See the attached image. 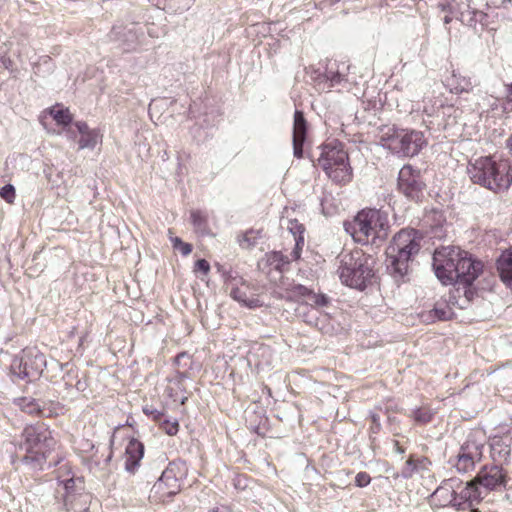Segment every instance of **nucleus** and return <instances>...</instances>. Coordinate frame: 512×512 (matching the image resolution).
<instances>
[{
    "mask_svg": "<svg viewBox=\"0 0 512 512\" xmlns=\"http://www.w3.org/2000/svg\"><path fill=\"white\" fill-rule=\"evenodd\" d=\"M337 273L341 282L349 287L364 289L374 276V259L361 250L342 253Z\"/></svg>",
    "mask_w": 512,
    "mask_h": 512,
    "instance_id": "4",
    "label": "nucleus"
},
{
    "mask_svg": "<svg viewBox=\"0 0 512 512\" xmlns=\"http://www.w3.org/2000/svg\"><path fill=\"white\" fill-rule=\"evenodd\" d=\"M75 126L78 130V132L80 133V135H83V134H86V133H89L90 131H92L93 129H90L87 125V123L85 122H82V121H78L75 123Z\"/></svg>",
    "mask_w": 512,
    "mask_h": 512,
    "instance_id": "47",
    "label": "nucleus"
},
{
    "mask_svg": "<svg viewBox=\"0 0 512 512\" xmlns=\"http://www.w3.org/2000/svg\"><path fill=\"white\" fill-rule=\"evenodd\" d=\"M230 296L250 309L258 308L263 305L259 299V289L244 280H240L239 284H235L231 288Z\"/></svg>",
    "mask_w": 512,
    "mask_h": 512,
    "instance_id": "19",
    "label": "nucleus"
},
{
    "mask_svg": "<svg viewBox=\"0 0 512 512\" xmlns=\"http://www.w3.org/2000/svg\"><path fill=\"white\" fill-rule=\"evenodd\" d=\"M482 489L476 484V482L470 481L464 483L460 480V485L457 486V492L455 493V504L454 508L460 509H472L478 505L484 498Z\"/></svg>",
    "mask_w": 512,
    "mask_h": 512,
    "instance_id": "17",
    "label": "nucleus"
},
{
    "mask_svg": "<svg viewBox=\"0 0 512 512\" xmlns=\"http://www.w3.org/2000/svg\"><path fill=\"white\" fill-rule=\"evenodd\" d=\"M144 33L137 24L115 25L109 33L111 41L117 42L124 51L136 50L141 44Z\"/></svg>",
    "mask_w": 512,
    "mask_h": 512,
    "instance_id": "15",
    "label": "nucleus"
},
{
    "mask_svg": "<svg viewBox=\"0 0 512 512\" xmlns=\"http://www.w3.org/2000/svg\"><path fill=\"white\" fill-rule=\"evenodd\" d=\"M55 445L56 441L46 427L27 426L19 441V450L24 451L22 461L33 469H44L46 459Z\"/></svg>",
    "mask_w": 512,
    "mask_h": 512,
    "instance_id": "2",
    "label": "nucleus"
},
{
    "mask_svg": "<svg viewBox=\"0 0 512 512\" xmlns=\"http://www.w3.org/2000/svg\"><path fill=\"white\" fill-rule=\"evenodd\" d=\"M161 428L170 436L176 435L179 430V424L178 422L174 420L169 419H163L160 422Z\"/></svg>",
    "mask_w": 512,
    "mask_h": 512,
    "instance_id": "37",
    "label": "nucleus"
},
{
    "mask_svg": "<svg viewBox=\"0 0 512 512\" xmlns=\"http://www.w3.org/2000/svg\"><path fill=\"white\" fill-rule=\"evenodd\" d=\"M50 114L59 125L67 126L72 122V115L68 109L52 108Z\"/></svg>",
    "mask_w": 512,
    "mask_h": 512,
    "instance_id": "34",
    "label": "nucleus"
},
{
    "mask_svg": "<svg viewBox=\"0 0 512 512\" xmlns=\"http://www.w3.org/2000/svg\"><path fill=\"white\" fill-rule=\"evenodd\" d=\"M422 237L414 229H402L386 249L387 267L396 277L408 273L409 263L418 254Z\"/></svg>",
    "mask_w": 512,
    "mask_h": 512,
    "instance_id": "3",
    "label": "nucleus"
},
{
    "mask_svg": "<svg viewBox=\"0 0 512 512\" xmlns=\"http://www.w3.org/2000/svg\"><path fill=\"white\" fill-rule=\"evenodd\" d=\"M307 135V121L302 111L296 110L293 122V153L297 158L303 156V145Z\"/></svg>",
    "mask_w": 512,
    "mask_h": 512,
    "instance_id": "23",
    "label": "nucleus"
},
{
    "mask_svg": "<svg viewBox=\"0 0 512 512\" xmlns=\"http://www.w3.org/2000/svg\"><path fill=\"white\" fill-rule=\"evenodd\" d=\"M457 265L459 279L456 280L455 288H460L463 299L461 302L455 301L454 303L461 308H466L474 295L471 285L482 272L483 264L481 261L474 259L468 252L462 250Z\"/></svg>",
    "mask_w": 512,
    "mask_h": 512,
    "instance_id": "9",
    "label": "nucleus"
},
{
    "mask_svg": "<svg viewBox=\"0 0 512 512\" xmlns=\"http://www.w3.org/2000/svg\"><path fill=\"white\" fill-rule=\"evenodd\" d=\"M143 455V444L135 439L131 440L125 450V469L130 473H134Z\"/></svg>",
    "mask_w": 512,
    "mask_h": 512,
    "instance_id": "27",
    "label": "nucleus"
},
{
    "mask_svg": "<svg viewBox=\"0 0 512 512\" xmlns=\"http://www.w3.org/2000/svg\"><path fill=\"white\" fill-rule=\"evenodd\" d=\"M46 366V359L35 347H28L15 356L10 365V373L13 381L38 378Z\"/></svg>",
    "mask_w": 512,
    "mask_h": 512,
    "instance_id": "8",
    "label": "nucleus"
},
{
    "mask_svg": "<svg viewBox=\"0 0 512 512\" xmlns=\"http://www.w3.org/2000/svg\"><path fill=\"white\" fill-rule=\"evenodd\" d=\"M101 135L99 131L92 130L89 133L81 135L79 139V149H91L93 150L97 144L101 141Z\"/></svg>",
    "mask_w": 512,
    "mask_h": 512,
    "instance_id": "31",
    "label": "nucleus"
},
{
    "mask_svg": "<svg viewBox=\"0 0 512 512\" xmlns=\"http://www.w3.org/2000/svg\"><path fill=\"white\" fill-rule=\"evenodd\" d=\"M370 418L372 421V426L370 428L372 433H378L380 431V427H381L379 416L375 413H371Z\"/></svg>",
    "mask_w": 512,
    "mask_h": 512,
    "instance_id": "45",
    "label": "nucleus"
},
{
    "mask_svg": "<svg viewBox=\"0 0 512 512\" xmlns=\"http://www.w3.org/2000/svg\"><path fill=\"white\" fill-rule=\"evenodd\" d=\"M288 230L292 233L293 237H298V235H303L304 227L297 220H290L288 225Z\"/></svg>",
    "mask_w": 512,
    "mask_h": 512,
    "instance_id": "41",
    "label": "nucleus"
},
{
    "mask_svg": "<svg viewBox=\"0 0 512 512\" xmlns=\"http://www.w3.org/2000/svg\"><path fill=\"white\" fill-rule=\"evenodd\" d=\"M398 188L407 198L418 200L424 188L420 171L410 165L403 166L398 175Z\"/></svg>",
    "mask_w": 512,
    "mask_h": 512,
    "instance_id": "16",
    "label": "nucleus"
},
{
    "mask_svg": "<svg viewBox=\"0 0 512 512\" xmlns=\"http://www.w3.org/2000/svg\"><path fill=\"white\" fill-rule=\"evenodd\" d=\"M325 76L330 81L331 86L337 85L342 82L344 76L339 71L336 63H330L326 69Z\"/></svg>",
    "mask_w": 512,
    "mask_h": 512,
    "instance_id": "35",
    "label": "nucleus"
},
{
    "mask_svg": "<svg viewBox=\"0 0 512 512\" xmlns=\"http://www.w3.org/2000/svg\"><path fill=\"white\" fill-rule=\"evenodd\" d=\"M59 484L63 486L65 506L74 508L75 496H82L83 481L80 478H59Z\"/></svg>",
    "mask_w": 512,
    "mask_h": 512,
    "instance_id": "28",
    "label": "nucleus"
},
{
    "mask_svg": "<svg viewBox=\"0 0 512 512\" xmlns=\"http://www.w3.org/2000/svg\"><path fill=\"white\" fill-rule=\"evenodd\" d=\"M441 11L451 15H458L460 13V5L456 0H441L438 3Z\"/></svg>",
    "mask_w": 512,
    "mask_h": 512,
    "instance_id": "36",
    "label": "nucleus"
},
{
    "mask_svg": "<svg viewBox=\"0 0 512 512\" xmlns=\"http://www.w3.org/2000/svg\"><path fill=\"white\" fill-rule=\"evenodd\" d=\"M170 240L173 244L174 249L178 247L183 241L179 237L170 236Z\"/></svg>",
    "mask_w": 512,
    "mask_h": 512,
    "instance_id": "51",
    "label": "nucleus"
},
{
    "mask_svg": "<svg viewBox=\"0 0 512 512\" xmlns=\"http://www.w3.org/2000/svg\"><path fill=\"white\" fill-rule=\"evenodd\" d=\"M509 146H510V150L512 151V138H511Z\"/></svg>",
    "mask_w": 512,
    "mask_h": 512,
    "instance_id": "55",
    "label": "nucleus"
},
{
    "mask_svg": "<svg viewBox=\"0 0 512 512\" xmlns=\"http://www.w3.org/2000/svg\"><path fill=\"white\" fill-rule=\"evenodd\" d=\"M259 234V231L253 230L246 232L243 236L242 243H247V247L255 245Z\"/></svg>",
    "mask_w": 512,
    "mask_h": 512,
    "instance_id": "42",
    "label": "nucleus"
},
{
    "mask_svg": "<svg viewBox=\"0 0 512 512\" xmlns=\"http://www.w3.org/2000/svg\"><path fill=\"white\" fill-rule=\"evenodd\" d=\"M266 261L271 268L282 271L283 267L287 265L290 260L281 252L274 251L266 255Z\"/></svg>",
    "mask_w": 512,
    "mask_h": 512,
    "instance_id": "33",
    "label": "nucleus"
},
{
    "mask_svg": "<svg viewBox=\"0 0 512 512\" xmlns=\"http://www.w3.org/2000/svg\"><path fill=\"white\" fill-rule=\"evenodd\" d=\"M187 473L188 469L186 463L177 460L170 462L160 477L181 489L182 481L186 478Z\"/></svg>",
    "mask_w": 512,
    "mask_h": 512,
    "instance_id": "24",
    "label": "nucleus"
},
{
    "mask_svg": "<svg viewBox=\"0 0 512 512\" xmlns=\"http://www.w3.org/2000/svg\"><path fill=\"white\" fill-rule=\"evenodd\" d=\"M181 489L165 481L163 478L159 479L154 483L150 491V499L165 503L169 501L173 496L178 494Z\"/></svg>",
    "mask_w": 512,
    "mask_h": 512,
    "instance_id": "25",
    "label": "nucleus"
},
{
    "mask_svg": "<svg viewBox=\"0 0 512 512\" xmlns=\"http://www.w3.org/2000/svg\"><path fill=\"white\" fill-rule=\"evenodd\" d=\"M458 485H460V479L458 478H449L442 481L441 485L431 495L432 503L437 507H454Z\"/></svg>",
    "mask_w": 512,
    "mask_h": 512,
    "instance_id": "20",
    "label": "nucleus"
},
{
    "mask_svg": "<svg viewBox=\"0 0 512 512\" xmlns=\"http://www.w3.org/2000/svg\"><path fill=\"white\" fill-rule=\"evenodd\" d=\"M159 9L170 11L173 13H181L190 8L192 0H149Z\"/></svg>",
    "mask_w": 512,
    "mask_h": 512,
    "instance_id": "30",
    "label": "nucleus"
},
{
    "mask_svg": "<svg viewBox=\"0 0 512 512\" xmlns=\"http://www.w3.org/2000/svg\"><path fill=\"white\" fill-rule=\"evenodd\" d=\"M339 0H332L331 3H336L338 2Z\"/></svg>",
    "mask_w": 512,
    "mask_h": 512,
    "instance_id": "56",
    "label": "nucleus"
},
{
    "mask_svg": "<svg viewBox=\"0 0 512 512\" xmlns=\"http://www.w3.org/2000/svg\"><path fill=\"white\" fill-rule=\"evenodd\" d=\"M507 105H509L510 109L512 110V83L508 86L507 89Z\"/></svg>",
    "mask_w": 512,
    "mask_h": 512,
    "instance_id": "49",
    "label": "nucleus"
},
{
    "mask_svg": "<svg viewBox=\"0 0 512 512\" xmlns=\"http://www.w3.org/2000/svg\"><path fill=\"white\" fill-rule=\"evenodd\" d=\"M181 489L165 481L163 478L159 479L154 483L150 491V499L165 503L169 501L173 496L178 494Z\"/></svg>",
    "mask_w": 512,
    "mask_h": 512,
    "instance_id": "26",
    "label": "nucleus"
},
{
    "mask_svg": "<svg viewBox=\"0 0 512 512\" xmlns=\"http://www.w3.org/2000/svg\"><path fill=\"white\" fill-rule=\"evenodd\" d=\"M270 353V349L269 347L267 346H260L258 349H257V354H260L262 356L264 355H267Z\"/></svg>",
    "mask_w": 512,
    "mask_h": 512,
    "instance_id": "50",
    "label": "nucleus"
},
{
    "mask_svg": "<svg viewBox=\"0 0 512 512\" xmlns=\"http://www.w3.org/2000/svg\"><path fill=\"white\" fill-rule=\"evenodd\" d=\"M295 247L291 253L293 260H298L300 258L301 250L304 245V237L303 235H298V237L294 238Z\"/></svg>",
    "mask_w": 512,
    "mask_h": 512,
    "instance_id": "40",
    "label": "nucleus"
},
{
    "mask_svg": "<svg viewBox=\"0 0 512 512\" xmlns=\"http://www.w3.org/2000/svg\"><path fill=\"white\" fill-rule=\"evenodd\" d=\"M476 484L487 492L504 487L506 484V475L499 465L484 466L474 479Z\"/></svg>",
    "mask_w": 512,
    "mask_h": 512,
    "instance_id": "18",
    "label": "nucleus"
},
{
    "mask_svg": "<svg viewBox=\"0 0 512 512\" xmlns=\"http://www.w3.org/2000/svg\"><path fill=\"white\" fill-rule=\"evenodd\" d=\"M512 437L508 434L494 436L490 440V453L495 463H507L511 454Z\"/></svg>",
    "mask_w": 512,
    "mask_h": 512,
    "instance_id": "22",
    "label": "nucleus"
},
{
    "mask_svg": "<svg viewBox=\"0 0 512 512\" xmlns=\"http://www.w3.org/2000/svg\"><path fill=\"white\" fill-rule=\"evenodd\" d=\"M462 299H463V294H461L460 288H454L453 290H451L447 299H444V300L436 303V305L433 309L434 318L441 320V321H446V320L452 319L454 316V311L452 309V306H457L460 309H462L458 304H455L453 302H455V301L461 302Z\"/></svg>",
    "mask_w": 512,
    "mask_h": 512,
    "instance_id": "21",
    "label": "nucleus"
},
{
    "mask_svg": "<svg viewBox=\"0 0 512 512\" xmlns=\"http://www.w3.org/2000/svg\"><path fill=\"white\" fill-rule=\"evenodd\" d=\"M412 416L417 423L425 424L431 420L432 413L428 409H416Z\"/></svg>",
    "mask_w": 512,
    "mask_h": 512,
    "instance_id": "38",
    "label": "nucleus"
},
{
    "mask_svg": "<svg viewBox=\"0 0 512 512\" xmlns=\"http://www.w3.org/2000/svg\"><path fill=\"white\" fill-rule=\"evenodd\" d=\"M208 512H216V511H215V510H210V511H208Z\"/></svg>",
    "mask_w": 512,
    "mask_h": 512,
    "instance_id": "57",
    "label": "nucleus"
},
{
    "mask_svg": "<svg viewBox=\"0 0 512 512\" xmlns=\"http://www.w3.org/2000/svg\"><path fill=\"white\" fill-rule=\"evenodd\" d=\"M287 298L302 301L297 309V314L305 323L319 330L325 328L328 315L323 314L320 308L329 303V298L326 295L315 293L301 284H293L287 288Z\"/></svg>",
    "mask_w": 512,
    "mask_h": 512,
    "instance_id": "5",
    "label": "nucleus"
},
{
    "mask_svg": "<svg viewBox=\"0 0 512 512\" xmlns=\"http://www.w3.org/2000/svg\"><path fill=\"white\" fill-rule=\"evenodd\" d=\"M458 15H455V17H457ZM454 17V15H451L449 13H447L444 17V23L445 24H448L452 21V18Z\"/></svg>",
    "mask_w": 512,
    "mask_h": 512,
    "instance_id": "52",
    "label": "nucleus"
},
{
    "mask_svg": "<svg viewBox=\"0 0 512 512\" xmlns=\"http://www.w3.org/2000/svg\"><path fill=\"white\" fill-rule=\"evenodd\" d=\"M371 482V477L366 472H359L355 477V484L358 487H365Z\"/></svg>",
    "mask_w": 512,
    "mask_h": 512,
    "instance_id": "43",
    "label": "nucleus"
},
{
    "mask_svg": "<svg viewBox=\"0 0 512 512\" xmlns=\"http://www.w3.org/2000/svg\"><path fill=\"white\" fill-rule=\"evenodd\" d=\"M426 143L421 131L402 129L395 131L388 138L387 146L400 156L412 157L417 155Z\"/></svg>",
    "mask_w": 512,
    "mask_h": 512,
    "instance_id": "12",
    "label": "nucleus"
},
{
    "mask_svg": "<svg viewBox=\"0 0 512 512\" xmlns=\"http://www.w3.org/2000/svg\"><path fill=\"white\" fill-rule=\"evenodd\" d=\"M144 412H145L146 414L152 415V417H153L155 420L159 421V423H160V422L163 420V418H164V415H163L161 412L157 411V410H148L147 408H145V409H144Z\"/></svg>",
    "mask_w": 512,
    "mask_h": 512,
    "instance_id": "48",
    "label": "nucleus"
},
{
    "mask_svg": "<svg viewBox=\"0 0 512 512\" xmlns=\"http://www.w3.org/2000/svg\"><path fill=\"white\" fill-rule=\"evenodd\" d=\"M195 271H201L203 274L207 275L210 271V264L205 259H199L195 263Z\"/></svg>",
    "mask_w": 512,
    "mask_h": 512,
    "instance_id": "44",
    "label": "nucleus"
},
{
    "mask_svg": "<svg viewBox=\"0 0 512 512\" xmlns=\"http://www.w3.org/2000/svg\"><path fill=\"white\" fill-rule=\"evenodd\" d=\"M497 270L502 282L512 290V249L500 255L497 260Z\"/></svg>",
    "mask_w": 512,
    "mask_h": 512,
    "instance_id": "29",
    "label": "nucleus"
},
{
    "mask_svg": "<svg viewBox=\"0 0 512 512\" xmlns=\"http://www.w3.org/2000/svg\"><path fill=\"white\" fill-rule=\"evenodd\" d=\"M0 196L8 203H13L15 199V188L11 184H7L0 189Z\"/></svg>",
    "mask_w": 512,
    "mask_h": 512,
    "instance_id": "39",
    "label": "nucleus"
},
{
    "mask_svg": "<svg viewBox=\"0 0 512 512\" xmlns=\"http://www.w3.org/2000/svg\"><path fill=\"white\" fill-rule=\"evenodd\" d=\"M14 404L27 414L43 417L57 416L64 411V407L59 402L40 401L30 396L15 398Z\"/></svg>",
    "mask_w": 512,
    "mask_h": 512,
    "instance_id": "14",
    "label": "nucleus"
},
{
    "mask_svg": "<svg viewBox=\"0 0 512 512\" xmlns=\"http://www.w3.org/2000/svg\"><path fill=\"white\" fill-rule=\"evenodd\" d=\"M192 224L195 230L201 234H205L208 231L207 215L200 210H193L190 213Z\"/></svg>",
    "mask_w": 512,
    "mask_h": 512,
    "instance_id": "32",
    "label": "nucleus"
},
{
    "mask_svg": "<svg viewBox=\"0 0 512 512\" xmlns=\"http://www.w3.org/2000/svg\"><path fill=\"white\" fill-rule=\"evenodd\" d=\"M484 448L485 437L483 433L481 431L470 433L459 449L454 467L461 473L473 470L475 464L481 461Z\"/></svg>",
    "mask_w": 512,
    "mask_h": 512,
    "instance_id": "11",
    "label": "nucleus"
},
{
    "mask_svg": "<svg viewBox=\"0 0 512 512\" xmlns=\"http://www.w3.org/2000/svg\"><path fill=\"white\" fill-rule=\"evenodd\" d=\"M451 110H454V108L452 106L451 107H447V108H443V114L446 115Z\"/></svg>",
    "mask_w": 512,
    "mask_h": 512,
    "instance_id": "53",
    "label": "nucleus"
},
{
    "mask_svg": "<svg viewBox=\"0 0 512 512\" xmlns=\"http://www.w3.org/2000/svg\"><path fill=\"white\" fill-rule=\"evenodd\" d=\"M395 446H396L397 451H398L399 453H403V452H404V450L400 448V446L398 445V443H397V442L395 443Z\"/></svg>",
    "mask_w": 512,
    "mask_h": 512,
    "instance_id": "54",
    "label": "nucleus"
},
{
    "mask_svg": "<svg viewBox=\"0 0 512 512\" xmlns=\"http://www.w3.org/2000/svg\"><path fill=\"white\" fill-rule=\"evenodd\" d=\"M471 181L493 192L506 191L512 184V164L507 159L479 157L467 166Z\"/></svg>",
    "mask_w": 512,
    "mask_h": 512,
    "instance_id": "1",
    "label": "nucleus"
},
{
    "mask_svg": "<svg viewBox=\"0 0 512 512\" xmlns=\"http://www.w3.org/2000/svg\"><path fill=\"white\" fill-rule=\"evenodd\" d=\"M182 255L187 256L192 251V246L189 243L182 242L178 247L176 248Z\"/></svg>",
    "mask_w": 512,
    "mask_h": 512,
    "instance_id": "46",
    "label": "nucleus"
},
{
    "mask_svg": "<svg viewBox=\"0 0 512 512\" xmlns=\"http://www.w3.org/2000/svg\"><path fill=\"white\" fill-rule=\"evenodd\" d=\"M387 228V215L377 209H363L353 220L344 223L345 231L360 244H368L370 240L382 237Z\"/></svg>",
    "mask_w": 512,
    "mask_h": 512,
    "instance_id": "6",
    "label": "nucleus"
},
{
    "mask_svg": "<svg viewBox=\"0 0 512 512\" xmlns=\"http://www.w3.org/2000/svg\"><path fill=\"white\" fill-rule=\"evenodd\" d=\"M318 164L335 183L346 184L352 179L348 154L343 144L337 140L329 141L322 146Z\"/></svg>",
    "mask_w": 512,
    "mask_h": 512,
    "instance_id": "7",
    "label": "nucleus"
},
{
    "mask_svg": "<svg viewBox=\"0 0 512 512\" xmlns=\"http://www.w3.org/2000/svg\"><path fill=\"white\" fill-rule=\"evenodd\" d=\"M446 86L455 94L471 93V98L474 102L470 105L471 110L483 109L485 106L484 101H497L493 97L487 96L486 93H482L480 90H478L477 93H474L476 85L473 84L470 77L462 75L460 72L453 71L451 76L446 79Z\"/></svg>",
    "mask_w": 512,
    "mask_h": 512,
    "instance_id": "13",
    "label": "nucleus"
},
{
    "mask_svg": "<svg viewBox=\"0 0 512 512\" xmlns=\"http://www.w3.org/2000/svg\"><path fill=\"white\" fill-rule=\"evenodd\" d=\"M462 249L454 246L441 247L433 255V268L437 278L445 285L455 284L459 279L458 260Z\"/></svg>",
    "mask_w": 512,
    "mask_h": 512,
    "instance_id": "10",
    "label": "nucleus"
}]
</instances>
